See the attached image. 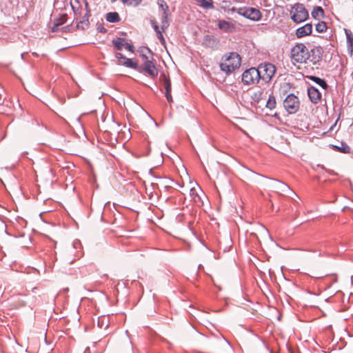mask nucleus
Masks as SVG:
<instances>
[{"label": "nucleus", "instance_id": "nucleus-1", "mask_svg": "<svg viewBox=\"0 0 353 353\" xmlns=\"http://www.w3.org/2000/svg\"><path fill=\"white\" fill-rule=\"evenodd\" d=\"M241 64V58L236 52H229L223 55L220 62L219 66L221 70L226 75H230L232 73L239 69Z\"/></svg>", "mask_w": 353, "mask_h": 353}, {"label": "nucleus", "instance_id": "nucleus-2", "mask_svg": "<svg viewBox=\"0 0 353 353\" xmlns=\"http://www.w3.org/2000/svg\"><path fill=\"white\" fill-rule=\"evenodd\" d=\"M178 174H179L180 178L183 180L182 188H183L185 183L187 184V191L188 192V194L191 199L196 204L201 203V199L197 194L196 190L192 186L190 181V176L183 164H181V169L178 167Z\"/></svg>", "mask_w": 353, "mask_h": 353}, {"label": "nucleus", "instance_id": "nucleus-3", "mask_svg": "<svg viewBox=\"0 0 353 353\" xmlns=\"http://www.w3.org/2000/svg\"><path fill=\"white\" fill-rule=\"evenodd\" d=\"M309 57V50L303 43H296L291 50V59L293 62L305 63Z\"/></svg>", "mask_w": 353, "mask_h": 353}, {"label": "nucleus", "instance_id": "nucleus-4", "mask_svg": "<svg viewBox=\"0 0 353 353\" xmlns=\"http://www.w3.org/2000/svg\"><path fill=\"white\" fill-rule=\"evenodd\" d=\"M291 19L296 23L305 21L309 17L305 7L302 3H295L290 10Z\"/></svg>", "mask_w": 353, "mask_h": 353}, {"label": "nucleus", "instance_id": "nucleus-5", "mask_svg": "<svg viewBox=\"0 0 353 353\" xmlns=\"http://www.w3.org/2000/svg\"><path fill=\"white\" fill-rule=\"evenodd\" d=\"M256 69L259 72V79H261L265 82H269L276 72L275 66L270 63H261Z\"/></svg>", "mask_w": 353, "mask_h": 353}, {"label": "nucleus", "instance_id": "nucleus-6", "mask_svg": "<svg viewBox=\"0 0 353 353\" xmlns=\"http://www.w3.org/2000/svg\"><path fill=\"white\" fill-rule=\"evenodd\" d=\"M236 12L251 21H258L262 17L261 11L255 8L242 7L237 9Z\"/></svg>", "mask_w": 353, "mask_h": 353}, {"label": "nucleus", "instance_id": "nucleus-7", "mask_svg": "<svg viewBox=\"0 0 353 353\" xmlns=\"http://www.w3.org/2000/svg\"><path fill=\"white\" fill-rule=\"evenodd\" d=\"M283 106L289 114H294L298 112L299 109V99L294 94H290L284 100Z\"/></svg>", "mask_w": 353, "mask_h": 353}, {"label": "nucleus", "instance_id": "nucleus-8", "mask_svg": "<svg viewBox=\"0 0 353 353\" xmlns=\"http://www.w3.org/2000/svg\"><path fill=\"white\" fill-rule=\"evenodd\" d=\"M259 80V72L255 68H251L246 70L242 74V82L245 85H251Z\"/></svg>", "mask_w": 353, "mask_h": 353}, {"label": "nucleus", "instance_id": "nucleus-9", "mask_svg": "<svg viewBox=\"0 0 353 353\" xmlns=\"http://www.w3.org/2000/svg\"><path fill=\"white\" fill-rule=\"evenodd\" d=\"M323 49L321 46H314L309 51L310 57L308 60L313 65H319L322 61Z\"/></svg>", "mask_w": 353, "mask_h": 353}, {"label": "nucleus", "instance_id": "nucleus-10", "mask_svg": "<svg viewBox=\"0 0 353 353\" xmlns=\"http://www.w3.org/2000/svg\"><path fill=\"white\" fill-rule=\"evenodd\" d=\"M139 68H141L140 72H144L148 76L152 78L155 77L158 74V70L156 68L153 60L147 61L146 62L143 63Z\"/></svg>", "mask_w": 353, "mask_h": 353}, {"label": "nucleus", "instance_id": "nucleus-11", "mask_svg": "<svg viewBox=\"0 0 353 353\" xmlns=\"http://www.w3.org/2000/svg\"><path fill=\"white\" fill-rule=\"evenodd\" d=\"M158 6L162 14L161 30H163L168 26V6L163 0H158Z\"/></svg>", "mask_w": 353, "mask_h": 353}, {"label": "nucleus", "instance_id": "nucleus-12", "mask_svg": "<svg viewBox=\"0 0 353 353\" xmlns=\"http://www.w3.org/2000/svg\"><path fill=\"white\" fill-rule=\"evenodd\" d=\"M85 2H84L85 4ZM70 5L74 14V19L78 20L83 15V12H85V7L83 8L79 0H71Z\"/></svg>", "mask_w": 353, "mask_h": 353}, {"label": "nucleus", "instance_id": "nucleus-13", "mask_svg": "<svg viewBox=\"0 0 353 353\" xmlns=\"http://www.w3.org/2000/svg\"><path fill=\"white\" fill-rule=\"evenodd\" d=\"M307 95L312 103L314 104H316L321 101V93L314 86H310L307 88Z\"/></svg>", "mask_w": 353, "mask_h": 353}, {"label": "nucleus", "instance_id": "nucleus-14", "mask_svg": "<svg viewBox=\"0 0 353 353\" xmlns=\"http://www.w3.org/2000/svg\"><path fill=\"white\" fill-rule=\"evenodd\" d=\"M182 211V212L178 213V221L187 223L188 227L190 228L192 222L190 210L188 209V206H186V208H183Z\"/></svg>", "mask_w": 353, "mask_h": 353}, {"label": "nucleus", "instance_id": "nucleus-15", "mask_svg": "<svg viewBox=\"0 0 353 353\" xmlns=\"http://www.w3.org/2000/svg\"><path fill=\"white\" fill-rule=\"evenodd\" d=\"M312 32V23H306L302 27L299 28L296 30V36L297 38H302L305 36H308L311 34Z\"/></svg>", "mask_w": 353, "mask_h": 353}, {"label": "nucleus", "instance_id": "nucleus-16", "mask_svg": "<svg viewBox=\"0 0 353 353\" xmlns=\"http://www.w3.org/2000/svg\"><path fill=\"white\" fill-rule=\"evenodd\" d=\"M219 40L212 35H205L203 38V45L207 48L215 49L218 48Z\"/></svg>", "mask_w": 353, "mask_h": 353}, {"label": "nucleus", "instance_id": "nucleus-17", "mask_svg": "<svg viewBox=\"0 0 353 353\" xmlns=\"http://www.w3.org/2000/svg\"><path fill=\"white\" fill-rule=\"evenodd\" d=\"M312 17L317 20L324 18V10L321 6H315L312 11Z\"/></svg>", "mask_w": 353, "mask_h": 353}, {"label": "nucleus", "instance_id": "nucleus-18", "mask_svg": "<svg viewBox=\"0 0 353 353\" xmlns=\"http://www.w3.org/2000/svg\"><path fill=\"white\" fill-rule=\"evenodd\" d=\"M347 38V49L351 54H353V34L350 30L345 29Z\"/></svg>", "mask_w": 353, "mask_h": 353}, {"label": "nucleus", "instance_id": "nucleus-19", "mask_svg": "<svg viewBox=\"0 0 353 353\" xmlns=\"http://www.w3.org/2000/svg\"><path fill=\"white\" fill-rule=\"evenodd\" d=\"M150 23H151L153 28L154 29V30H155V32L157 33V36L158 39L160 40V41L162 43H165V39H164V38L163 37L161 30H160L159 27L157 25V22L155 21L154 19H150Z\"/></svg>", "mask_w": 353, "mask_h": 353}, {"label": "nucleus", "instance_id": "nucleus-20", "mask_svg": "<svg viewBox=\"0 0 353 353\" xmlns=\"http://www.w3.org/2000/svg\"><path fill=\"white\" fill-rule=\"evenodd\" d=\"M123 65L127 68L141 71V68H139L138 63L131 59L126 58V59H125V62L123 63Z\"/></svg>", "mask_w": 353, "mask_h": 353}, {"label": "nucleus", "instance_id": "nucleus-21", "mask_svg": "<svg viewBox=\"0 0 353 353\" xmlns=\"http://www.w3.org/2000/svg\"><path fill=\"white\" fill-rule=\"evenodd\" d=\"M183 181V180L181 179ZM178 185L181 187V190H178V200H181L182 199H184V200L186 199V196L188 194V192L187 191V184L185 183L183 188H182L183 183L181 185L179 181H178Z\"/></svg>", "mask_w": 353, "mask_h": 353}, {"label": "nucleus", "instance_id": "nucleus-22", "mask_svg": "<svg viewBox=\"0 0 353 353\" xmlns=\"http://www.w3.org/2000/svg\"><path fill=\"white\" fill-rule=\"evenodd\" d=\"M106 20L110 23H116L120 21V17L117 12H108L105 17Z\"/></svg>", "mask_w": 353, "mask_h": 353}, {"label": "nucleus", "instance_id": "nucleus-23", "mask_svg": "<svg viewBox=\"0 0 353 353\" xmlns=\"http://www.w3.org/2000/svg\"><path fill=\"white\" fill-rule=\"evenodd\" d=\"M310 79L312 81H313L314 82H315L316 83H317L318 85H319L322 88H323L325 90H326L328 87L327 83L323 79H321V78L315 77V76H311L310 77Z\"/></svg>", "mask_w": 353, "mask_h": 353}, {"label": "nucleus", "instance_id": "nucleus-24", "mask_svg": "<svg viewBox=\"0 0 353 353\" xmlns=\"http://www.w3.org/2000/svg\"><path fill=\"white\" fill-rule=\"evenodd\" d=\"M114 46L119 50H122L125 46V40L123 38H118L116 40L112 41Z\"/></svg>", "mask_w": 353, "mask_h": 353}, {"label": "nucleus", "instance_id": "nucleus-25", "mask_svg": "<svg viewBox=\"0 0 353 353\" xmlns=\"http://www.w3.org/2000/svg\"><path fill=\"white\" fill-rule=\"evenodd\" d=\"M90 16V10L89 9L88 2H85V12H83V15L79 18V21H89Z\"/></svg>", "mask_w": 353, "mask_h": 353}, {"label": "nucleus", "instance_id": "nucleus-26", "mask_svg": "<svg viewBox=\"0 0 353 353\" xmlns=\"http://www.w3.org/2000/svg\"><path fill=\"white\" fill-rule=\"evenodd\" d=\"M266 107L270 110L274 109L276 107V99L273 95H270L266 102Z\"/></svg>", "mask_w": 353, "mask_h": 353}, {"label": "nucleus", "instance_id": "nucleus-27", "mask_svg": "<svg viewBox=\"0 0 353 353\" xmlns=\"http://www.w3.org/2000/svg\"><path fill=\"white\" fill-rule=\"evenodd\" d=\"M327 30L326 23L320 21L316 25V30L319 33L325 32Z\"/></svg>", "mask_w": 353, "mask_h": 353}, {"label": "nucleus", "instance_id": "nucleus-28", "mask_svg": "<svg viewBox=\"0 0 353 353\" xmlns=\"http://www.w3.org/2000/svg\"><path fill=\"white\" fill-rule=\"evenodd\" d=\"M89 21H79L77 24V28L79 30H85L89 27Z\"/></svg>", "mask_w": 353, "mask_h": 353}, {"label": "nucleus", "instance_id": "nucleus-29", "mask_svg": "<svg viewBox=\"0 0 353 353\" xmlns=\"http://www.w3.org/2000/svg\"><path fill=\"white\" fill-rule=\"evenodd\" d=\"M200 6L204 8H213L214 6L212 2L207 0H199Z\"/></svg>", "mask_w": 353, "mask_h": 353}, {"label": "nucleus", "instance_id": "nucleus-30", "mask_svg": "<svg viewBox=\"0 0 353 353\" xmlns=\"http://www.w3.org/2000/svg\"><path fill=\"white\" fill-rule=\"evenodd\" d=\"M263 92L259 90L253 94L252 99L256 102H259L263 98Z\"/></svg>", "mask_w": 353, "mask_h": 353}, {"label": "nucleus", "instance_id": "nucleus-31", "mask_svg": "<svg viewBox=\"0 0 353 353\" xmlns=\"http://www.w3.org/2000/svg\"><path fill=\"white\" fill-rule=\"evenodd\" d=\"M341 145V147L336 146L339 151L345 154L350 152V148L347 144L342 143Z\"/></svg>", "mask_w": 353, "mask_h": 353}, {"label": "nucleus", "instance_id": "nucleus-32", "mask_svg": "<svg viewBox=\"0 0 353 353\" xmlns=\"http://www.w3.org/2000/svg\"><path fill=\"white\" fill-rule=\"evenodd\" d=\"M164 88L165 92H171V83L168 78L164 77Z\"/></svg>", "mask_w": 353, "mask_h": 353}, {"label": "nucleus", "instance_id": "nucleus-33", "mask_svg": "<svg viewBox=\"0 0 353 353\" xmlns=\"http://www.w3.org/2000/svg\"><path fill=\"white\" fill-rule=\"evenodd\" d=\"M66 18H67V16L66 14H63L62 17H61V21L59 22H54V27L52 28V30L53 32L56 31L57 30V28L58 26H59L60 25L63 24V23H65L66 21Z\"/></svg>", "mask_w": 353, "mask_h": 353}, {"label": "nucleus", "instance_id": "nucleus-34", "mask_svg": "<svg viewBox=\"0 0 353 353\" xmlns=\"http://www.w3.org/2000/svg\"><path fill=\"white\" fill-rule=\"evenodd\" d=\"M230 26V23L225 20H221L219 21V27L220 29L226 30Z\"/></svg>", "mask_w": 353, "mask_h": 353}, {"label": "nucleus", "instance_id": "nucleus-35", "mask_svg": "<svg viewBox=\"0 0 353 353\" xmlns=\"http://www.w3.org/2000/svg\"><path fill=\"white\" fill-rule=\"evenodd\" d=\"M124 3L128 5L137 6L140 4L141 0H121Z\"/></svg>", "mask_w": 353, "mask_h": 353}, {"label": "nucleus", "instance_id": "nucleus-36", "mask_svg": "<svg viewBox=\"0 0 353 353\" xmlns=\"http://www.w3.org/2000/svg\"><path fill=\"white\" fill-rule=\"evenodd\" d=\"M138 51L140 56H143L145 54H149L150 53H152V51L147 47H141Z\"/></svg>", "mask_w": 353, "mask_h": 353}, {"label": "nucleus", "instance_id": "nucleus-37", "mask_svg": "<svg viewBox=\"0 0 353 353\" xmlns=\"http://www.w3.org/2000/svg\"><path fill=\"white\" fill-rule=\"evenodd\" d=\"M143 63L146 62L147 61H151L153 60V54L152 53L145 54L143 56H141Z\"/></svg>", "mask_w": 353, "mask_h": 353}, {"label": "nucleus", "instance_id": "nucleus-38", "mask_svg": "<svg viewBox=\"0 0 353 353\" xmlns=\"http://www.w3.org/2000/svg\"><path fill=\"white\" fill-rule=\"evenodd\" d=\"M329 274L327 273H323V274H314V275L312 276L314 278H316V279H321V278H323L325 276H328Z\"/></svg>", "mask_w": 353, "mask_h": 353}, {"label": "nucleus", "instance_id": "nucleus-39", "mask_svg": "<svg viewBox=\"0 0 353 353\" xmlns=\"http://www.w3.org/2000/svg\"><path fill=\"white\" fill-rule=\"evenodd\" d=\"M124 48L130 52H134V46L130 43H126Z\"/></svg>", "mask_w": 353, "mask_h": 353}, {"label": "nucleus", "instance_id": "nucleus-40", "mask_svg": "<svg viewBox=\"0 0 353 353\" xmlns=\"http://www.w3.org/2000/svg\"><path fill=\"white\" fill-rule=\"evenodd\" d=\"M165 97L170 103H173V99L171 95V92H165Z\"/></svg>", "mask_w": 353, "mask_h": 353}, {"label": "nucleus", "instance_id": "nucleus-41", "mask_svg": "<svg viewBox=\"0 0 353 353\" xmlns=\"http://www.w3.org/2000/svg\"><path fill=\"white\" fill-rule=\"evenodd\" d=\"M115 57L118 59V61H119V59H123L125 58V56H123L121 53H119V52H117L115 54Z\"/></svg>", "mask_w": 353, "mask_h": 353}, {"label": "nucleus", "instance_id": "nucleus-42", "mask_svg": "<svg viewBox=\"0 0 353 353\" xmlns=\"http://www.w3.org/2000/svg\"><path fill=\"white\" fill-rule=\"evenodd\" d=\"M127 57L123 59H119V61H118V64L119 65H123V63L125 62V59H126Z\"/></svg>", "mask_w": 353, "mask_h": 353}]
</instances>
